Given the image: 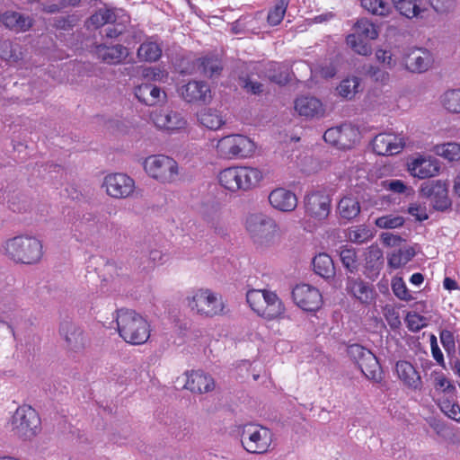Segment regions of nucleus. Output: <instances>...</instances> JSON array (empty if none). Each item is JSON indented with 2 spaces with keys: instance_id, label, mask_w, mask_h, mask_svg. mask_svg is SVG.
Returning <instances> with one entry per match:
<instances>
[{
  "instance_id": "obj_1",
  "label": "nucleus",
  "mask_w": 460,
  "mask_h": 460,
  "mask_svg": "<svg viewBox=\"0 0 460 460\" xmlns=\"http://www.w3.org/2000/svg\"><path fill=\"white\" fill-rule=\"evenodd\" d=\"M117 329L119 336L132 345L146 343L150 337V324L139 314L130 309L117 311Z\"/></svg>"
},
{
  "instance_id": "obj_2",
  "label": "nucleus",
  "mask_w": 460,
  "mask_h": 460,
  "mask_svg": "<svg viewBox=\"0 0 460 460\" xmlns=\"http://www.w3.org/2000/svg\"><path fill=\"white\" fill-rule=\"evenodd\" d=\"M221 187L230 192L248 191L262 180V173L250 166H230L221 170L217 175Z\"/></svg>"
},
{
  "instance_id": "obj_3",
  "label": "nucleus",
  "mask_w": 460,
  "mask_h": 460,
  "mask_svg": "<svg viewBox=\"0 0 460 460\" xmlns=\"http://www.w3.org/2000/svg\"><path fill=\"white\" fill-rule=\"evenodd\" d=\"M246 301L258 316L267 320L284 318L286 307L279 296L268 289L252 288L246 292Z\"/></svg>"
},
{
  "instance_id": "obj_4",
  "label": "nucleus",
  "mask_w": 460,
  "mask_h": 460,
  "mask_svg": "<svg viewBox=\"0 0 460 460\" xmlns=\"http://www.w3.org/2000/svg\"><path fill=\"white\" fill-rule=\"evenodd\" d=\"M4 248L5 255L16 263L34 264L39 262L43 255L40 241L28 235L8 239Z\"/></svg>"
},
{
  "instance_id": "obj_5",
  "label": "nucleus",
  "mask_w": 460,
  "mask_h": 460,
  "mask_svg": "<svg viewBox=\"0 0 460 460\" xmlns=\"http://www.w3.org/2000/svg\"><path fill=\"white\" fill-rule=\"evenodd\" d=\"M9 425L13 436L22 440H31L41 430V420L39 413L28 404H22L15 410Z\"/></svg>"
},
{
  "instance_id": "obj_6",
  "label": "nucleus",
  "mask_w": 460,
  "mask_h": 460,
  "mask_svg": "<svg viewBox=\"0 0 460 460\" xmlns=\"http://www.w3.org/2000/svg\"><path fill=\"white\" fill-rule=\"evenodd\" d=\"M272 438V431L262 425L249 423L242 428L241 443L248 453H267L271 446Z\"/></svg>"
},
{
  "instance_id": "obj_7",
  "label": "nucleus",
  "mask_w": 460,
  "mask_h": 460,
  "mask_svg": "<svg viewBox=\"0 0 460 460\" xmlns=\"http://www.w3.org/2000/svg\"><path fill=\"white\" fill-rule=\"evenodd\" d=\"M217 154L224 159H237L250 156L254 150L253 142L240 134L220 138L216 146Z\"/></svg>"
},
{
  "instance_id": "obj_8",
  "label": "nucleus",
  "mask_w": 460,
  "mask_h": 460,
  "mask_svg": "<svg viewBox=\"0 0 460 460\" xmlns=\"http://www.w3.org/2000/svg\"><path fill=\"white\" fill-rule=\"evenodd\" d=\"M378 37L376 26L367 18H361L354 24V32L346 38L347 44L358 55L368 56L372 53L371 45L366 40Z\"/></svg>"
},
{
  "instance_id": "obj_9",
  "label": "nucleus",
  "mask_w": 460,
  "mask_h": 460,
  "mask_svg": "<svg viewBox=\"0 0 460 460\" xmlns=\"http://www.w3.org/2000/svg\"><path fill=\"white\" fill-rule=\"evenodd\" d=\"M189 306L199 315L214 317L224 314L225 304L221 296L210 289H199L191 298H189Z\"/></svg>"
},
{
  "instance_id": "obj_10",
  "label": "nucleus",
  "mask_w": 460,
  "mask_h": 460,
  "mask_svg": "<svg viewBox=\"0 0 460 460\" xmlns=\"http://www.w3.org/2000/svg\"><path fill=\"white\" fill-rule=\"evenodd\" d=\"M144 169L152 178L163 183H169L178 175L177 162L164 155H153L144 161Z\"/></svg>"
},
{
  "instance_id": "obj_11",
  "label": "nucleus",
  "mask_w": 460,
  "mask_h": 460,
  "mask_svg": "<svg viewBox=\"0 0 460 460\" xmlns=\"http://www.w3.org/2000/svg\"><path fill=\"white\" fill-rule=\"evenodd\" d=\"M295 304L302 310L315 313L323 304L322 293L315 287L309 284H298L292 290Z\"/></svg>"
},
{
  "instance_id": "obj_12",
  "label": "nucleus",
  "mask_w": 460,
  "mask_h": 460,
  "mask_svg": "<svg viewBox=\"0 0 460 460\" xmlns=\"http://www.w3.org/2000/svg\"><path fill=\"white\" fill-rule=\"evenodd\" d=\"M305 213L317 220L325 219L331 211V198L324 190H313L305 196Z\"/></svg>"
},
{
  "instance_id": "obj_13",
  "label": "nucleus",
  "mask_w": 460,
  "mask_h": 460,
  "mask_svg": "<svg viewBox=\"0 0 460 460\" xmlns=\"http://www.w3.org/2000/svg\"><path fill=\"white\" fill-rule=\"evenodd\" d=\"M102 186L114 199H126L135 190L134 180L125 173L116 172L105 176Z\"/></svg>"
},
{
  "instance_id": "obj_14",
  "label": "nucleus",
  "mask_w": 460,
  "mask_h": 460,
  "mask_svg": "<svg viewBox=\"0 0 460 460\" xmlns=\"http://www.w3.org/2000/svg\"><path fill=\"white\" fill-rule=\"evenodd\" d=\"M420 193L430 199L436 210L445 211L451 206L447 187L441 181L423 183L420 188Z\"/></svg>"
},
{
  "instance_id": "obj_15",
  "label": "nucleus",
  "mask_w": 460,
  "mask_h": 460,
  "mask_svg": "<svg viewBox=\"0 0 460 460\" xmlns=\"http://www.w3.org/2000/svg\"><path fill=\"white\" fill-rule=\"evenodd\" d=\"M394 371L397 378L406 388L420 392L423 388V381L418 368L410 361L401 359L395 363Z\"/></svg>"
},
{
  "instance_id": "obj_16",
  "label": "nucleus",
  "mask_w": 460,
  "mask_h": 460,
  "mask_svg": "<svg viewBox=\"0 0 460 460\" xmlns=\"http://www.w3.org/2000/svg\"><path fill=\"white\" fill-rule=\"evenodd\" d=\"M405 146V139L394 133H380L372 142V147L378 155H394L402 152Z\"/></svg>"
},
{
  "instance_id": "obj_17",
  "label": "nucleus",
  "mask_w": 460,
  "mask_h": 460,
  "mask_svg": "<svg viewBox=\"0 0 460 460\" xmlns=\"http://www.w3.org/2000/svg\"><path fill=\"white\" fill-rule=\"evenodd\" d=\"M59 334L67 350L80 352L86 346V339L83 330L72 322L65 321L60 324Z\"/></svg>"
},
{
  "instance_id": "obj_18",
  "label": "nucleus",
  "mask_w": 460,
  "mask_h": 460,
  "mask_svg": "<svg viewBox=\"0 0 460 460\" xmlns=\"http://www.w3.org/2000/svg\"><path fill=\"white\" fill-rule=\"evenodd\" d=\"M150 118L156 128L170 133L182 129L187 125L184 117L174 111H155L150 114Z\"/></svg>"
},
{
  "instance_id": "obj_19",
  "label": "nucleus",
  "mask_w": 460,
  "mask_h": 460,
  "mask_svg": "<svg viewBox=\"0 0 460 460\" xmlns=\"http://www.w3.org/2000/svg\"><path fill=\"white\" fill-rule=\"evenodd\" d=\"M295 110L306 119H319L325 113L323 102L313 96H300L295 100Z\"/></svg>"
},
{
  "instance_id": "obj_20",
  "label": "nucleus",
  "mask_w": 460,
  "mask_h": 460,
  "mask_svg": "<svg viewBox=\"0 0 460 460\" xmlns=\"http://www.w3.org/2000/svg\"><path fill=\"white\" fill-rule=\"evenodd\" d=\"M245 227L252 236L263 237L275 231L277 226L272 218L263 214H252L246 218Z\"/></svg>"
},
{
  "instance_id": "obj_21",
  "label": "nucleus",
  "mask_w": 460,
  "mask_h": 460,
  "mask_svg": "<svg viewBox=\"0 0 460 460\" xmlns=\"http://www.w3.org/2000/svg\"><path fill=\"white\" fill-rule=\"evenodd\" d=\"M182 98L188 102H207L211 100L209 85L202 81H190L181 90Z\"/></svg>"
},
{
  "instance_id": "obj_22",
  "label": "nucleus",
  "mask_w": 460,
  "mask_h": 460,
  "mask_svg": "<svg viewBox=\"0 0 460 460\" xmlns=\"http://www.w3.org/2000/svg\"><path fill=\"white\" fill-rule=\"evenodd\" d=\"M270 205L283 212L293 211L297 206V198L296 194L284 188H277L269 195Z\"/></svg>"
},
{
  "instance_id": "obj_23",
  "label": "nucleus",
  "mask_w": 460,
  "mask_h": 460,
  "mask_svg": "<svg viewBox=\"0 0 460 460\" xmlns=\"http://www.w3.org/2000/svg\"><path fill=\"white\" fill-rule=\"evenodd\" d=\"M404 63L408 70L422 73L430 66L432 56L425 49H414L405 55Z\"/></svg>"
},
{
  "instance_id": "obj_24",
  "label": "nucleus",
  "mask_w": 460,
  "mask_h": 460,
  "mask_svg": "<svg viewBox=\"0 0 460 460\" xmlns=\"http://www.w3.org/2000/svg\"><path fill=\"white\" fill-rule=\"evenodd\" d=\"M184 387L192 393L203 394L215 388L214 379L200 370H192L187 375Z\"/></svg>"
},
{
  "instance_id": "obj_25",
  "label": "nucleus",
  "mask_w": 460,
  "mask_h": 460,
  "mask_svg": "<svg viewBox=\"0 0 460 460\" xmlns=\"http://www.w3.org/2000/svg\"><path fill=\"white\" fill-rule=\"evenodd\" d=\"M96 54L103 62L109 65H118L128 58V49L120 44L113 46L99 44L96 46Z\"/></svg>"
},
{
  "instance_id": "obj_26",
  "label": "nucleus",
  "mask_w": 460,
  "mask_h": 460,
  "mask_svg": "<svg viewBox=\"0 0 460 460\" xmlns=\"http://www.w3.org/2000/svg\"><path fill=\"white\" fill-rule=\"evenodd\" d=\"M408 169L410 173L413 177H417L419 179H427L433 177L439 171V167L436 161H432L422 156L417 157L414 160H412L408 164Z\"/></svg>"
},
{
  "instance_id": "obj_27",
  "label": "nucleus",
  "mask_w": 460,
  "mask_h": 460,
  "mask_svg": "<svg viewBox=\"0 0 460 460\" xmlns=\"http://www.w3.org/2000/svg\"><path fill=\"white\" fill-rule=\"evenodd\" d=\"M347 291L363 304H370L376 296L374 288L360 279H348Z\"/></svg>"
},
{
  "instance_id": "obj_28",
  "label": "nucleus",
  "mask_w": 460,
  "mask_h": 460,
  "mask_svg": "<svg viewBox=\"0 0 460 460\" xmlns=\"http://www.w3.org/2000/svg\"><path fill=\"white\" fill-rule=\"evenodd\" d=\"M135 96L146 105L154 106L166 98L164 92L152 84H142L135 88Z\"/></svg>"
},
{
  "instance_id": "obj_29",
  "label": "nucleus",
  "mask_w": 460,
  "mask_h": 460,
  "mask_svg": "<svg viewBox=\"0 0 460 460\" xmlns=\"http://www.w3.org/2000/svg\"><path fill=\"white\" fill-rule=\"evenodd\" d=\"M0 20L6 28L17 33L27 31L32 26V20L29 16L14 11L4 13Z\"/></svg>"
},
{
  "instance_id": "obj_30",
  "label": "nucleus",
  "mask_w": 460,
  "mask_h": 460,
  "mask_svg": "<svg viewBox=\"0 0 460 460\" xmlns=\"http://www.w3.org/2000/svg\"><path fill=\"white\" fill-rule=\"evenodd\" d=\"M396 10L403 16L409 19L420 18L422 19L428 12L426 7H423L424 0H392Z\"/></svg>"
},
{
  "instance_id": "obj_31",
  "label": "nucleus",
  "mask_w": 460,
  "mask_h": 460,
  "mask_svg": "<svg viewBox=\"0 0 460 460\" xmlns=\"http://www.w3.org/2000/svg\"><path fill=\"white\" fill-rule=\"evenodd\" d=\"M162 47L151 39L146 40L137 49V56L139 61L153 63L162 57Z\"/></svg>"
},
{
  "instance_id": "obj_32",
  "label": "nucleus",
  "mask_w": 460,
  "mask_h": 460,
  "mask_svg": "<svg viewBox=\"0 0 460 460\" xmlns=\"http://www.w3.org/2000/svg\"><path fill=\"white\" fill-rule=\"evenodd\" d=\"M198 119L200 124L211 130H217L225 124V119L220 112L211 108L201 110L198 113Z\"/></svg>"
},
{
  "instance_id": "obj_33",
  "label": "nucleus",
  "mask_w": 460,
  "mask_h": 460,
  "mask_svg": "<svg viewBox=\"0 0 460 460\" xmlns=\"http://www.w3.org/2000/svg\"><path fill=\"white\" fill-rule=\"evenodd\" d=\"M363 375L369 380L379 382L382 379V368L374 353L370 354L358 365Z\"/></svg>"
},
{
  "instance_id": "obj_34",
  "label": "nucleus",
  "mask_w": 460,
  "mask_h": 460,
  "mask_svg": "<svg viewBox=\"0 0 460 460\" xmlns=\"http://www.w3.org/2000/svg\"><path fill=\"white\" fill-rule=\"evenodd\" d=\"M313 267L314 272L324 279L332 277L335 272L332 257L324 252L319 253L313 259Z\"/></svg>"
},
{
  "instance_id": "obj_35",
  "label": "nucleus",
  "mask_w": 460,
  "mask_h": 460,
  "mask_svg": "<svg viewBox=\"0 0 460 460\" xmlns=\"http://www.w3.org/2000/svg\"><path fill=\"white\" fill-rule=\"evenodd\" d=\"M359 140V131L350 124L341 125L339 149H350Z\"/></svg>"
},
{
  "instance_id": "obj_36",
  "label": "nucleus",
  "mask_w": 460,
  "mask_h": 460,
  "mask_svg": "<svg viewBox=\"0 0 460 460\" xmlns=\"http://www.w3.org/2000/svg\"><path fill=\"white\" fill-rule=\"evenodd\" d=\"M338 210L342 218L351 220L360 213V205L356 198L345 196L340 200Z\"/></svg>"
},
{
  "instance_id": "obj_37",
  "label": "nucleus",
  "mask_w": 460,
  "mask_h": 460,
  "mask_svg": "<svg viewBox=\"0 0 460 460\" xmlns=\"http://www.w3.org/2000/svg\"><path fill=\"white\" fill-rule=\"evenodd\" d=\"M198 68L204 75L213 77L220 75L223 66L217 57H204L198 59Z\"/></svg>"
},
{
  "instance_id": "obj_38",
  "label": "nucleus",
  "mask_w": 460,
  "mask_h": 460,
  "mask_svg": "<svg viewBox=\"0 0 460 460\" xmlns=\"http://www.w3.org/2000/svg\"><path fill=\"white\" fill-rule=\"evenodd\" d=\"M117 20L115 9L100 8L93 13L90 18V23L96 29L104 26L107 23H113Z\"/></svg>"
},
{
  "instance_id": "obj_39",
  "label": "nucleus",
  "mask_w": 460,
  "mask_h": 460,
  "mask_svg": "<svg viewBox=\"0 0 460 460\" xmlns=\"http://www.w3.org/2000/svg\"><path fill=\"white\" fill-rule=\"evenodd\" d=\"M433 151L438 156L448 161L454 162L460 160V144L456 142H447L436 145Z\"/></svg>"
},
{
  "instance_id": "obj_40",
  "label": "nucleus",
  "mask_w": 460,
  "mask_h": 460,
  "mask_svg": "<svg viewBox=\"0 0 460 460\" xmlns=\"http://www.w3.org/2000/svg\"><path fill=\"white\" fill-rule=\"evenodd\" d=\"M22 58L21 48L9 40H0V58L9 64H15Z\"/></svg>"
},
{
  "instance_id": "obj_41",
  "label": "nucleus",
  "mask_w": 460,
  "mask_h": 460,
  "mask_svg": "<svg viewBox=\"0 0 460 460\" xmlns=\"http://www.w3.org/2000/svg\"><path fill=\"white\" fill-rule=\"evenodd\" d=\"M414 256L413 248L399 249L389 255L388 264L394 269H399L411 261Z\"/></svg>"
},
{
  "instance_id": "obj_42",
  "label": "nucleus",
  "mask_w": 460,
  "mask_h": 460,
  "mask_svg": "<svg viewBox=\"0 0 460 460\" xmlns=\"http://www.w3.org/2000/svg\"><path fill=\"white\" fill-rule=\"evenodd\" d=\"M289 0H277L273 7L269 10L267 22L270 26L279 25L284 19Z\"/></svg>"
},
{
  "instance_id": "obj_43",
  "label": "nucleus",
  "mask_w": 460,
  "mask_h": 460,
  "mask_svg": "<svg viewBox=\"0 0 460 460\" xmlns=\"http://www.w3.org/2000/svg\"><path fill=\"white\" fill-rule=\"evenodd\" d=\"M361 6L368 13L378 16L385 17L392 12L391 5L383 0H361Z\"/></svg>"
},
{
  "instance_id": "obj_44",
  "label": "nucleus",
  "mask_w": 460,
  "mask_h": 460,
  "mask_svg": "<svg viewBox=\"0 0 460 460\" xmlns=\"http://www.w3.org/2000/svg\"><path fill=\"white\" fill-rule=\"evenodd\" d=\"M445 109L453 113H460V89L447 91L441 98Z\"/></svg>"
},
{
  "instance_id": "obj_45",
  "label": "nucleus",
  "mask_w": 460,
  "mask_h": 460,
  "mask_svg": "<svg viewBox=\"0 0 460 460\" xmlns=\"http://www.w3.org/2000/svg\"><path fill=\"white\" fill-rule=\"evenodd\" d=\"M340 258L343 266L349 270L354 272L358 270V257L355 249L344 245L341 248Z\"/></svg>"
},
{
  "instance_id": "obj_46",
  "label": "nucleus",
  "mask_w": 460,
  "mask_h": 460,
  "mask_svg": "<svg viewBox=\"0 0 460 460\" xmlns=\"http://www.w3.org/2000/svg\"><path fill=\"white\" fill-rule=\"evenodd\" d=\"M366 262L372 270L381 268L384 264L383 251L376 245L369 246L366 254Z\"/></svg>"
},
{
  "instance_id": "obj_47",
  "label": "nucleus",
  "mask_w": 460,
  "mask_h": 460,
  "mask_svg": "<svg viewBox=\"0 0 460 460\" xmlns=\"http://www.w3.org/2000/svg\"><path fill=\"white\" fill-rule=\"evenodd\" d=\"M394 295L403 301H411L413 299L412 295L407 288V286L402 277H394L391 283Z\"/></svg>"
},
{
  "instance_id": "obj_48",
  "label": "nucleus",
  "mask_w": 460,
  "mask_h": 460,
  "mask_svg": "<svg viewBox=\"0 0 460 460\" xmlns=\"http://www.w3.org/2000/svg\"><path fill=\"white\" fill-rule=\"evenodd\" d=\"M440 410L450 419L460 421V405L448 398H442L438 402Z\"/></svg>"
},
{
  "instance_id": "obj_49",
  "label": "nucleus",
  "mask_w": 460,
  "mask_h": 460,
  "mask_svg": "<svg viewBox=\"0 0 460 460\" xmlns=\"http://www.w3.org/2000/svg\"><path fill=\"white\" fill-rule=\"evenodd\" d=\"M358 78H346L341 82L337 90L339 94L344 98L351 99L357 92V88L358 87Z\"/></svg>"
},
{
  "instance_id": "obj_50",
  "label": "nucleus",
  "mask_w": 460,
  "mask_h": 460,
  "mask_svg": "<svg viewBox=\"0 0 460 460\" xmlns=\"http://www.w3.org/2000/svg\"><path fill=\"white\" fill-rule=\"evenodd\" d=\"M372 237L371 231L364 226H358L349 230L348 238L357 243L367 242Z\"/></svg>"
},
{
  "instance_id": "obj_51",
  "label": "nucleus",
  "mask_w": 460,
  "mask_h": 460,
  "mask_svg": "<svg viewBox=\"0 0 460 460\" xmlns=\"http://www.w3.org/2000/svg\"><path fill=\"white\" fill-rule=\"evenodd\" d=\"M404 224V218L401 216L387 215L376 220V225L379 228L393 229L402 226Z\"/></svg>"
},
{
  "instance_id": "obj_52",
  "label": "nucleus",
  "mask_w": 460,
  "mask_h": 460,
  "mask_svg": "<svg viewBox=\"0 0 460 460\" xmlns=\"http://www.w3.org/2000/svg\"><path fill=\"white\" fill-rule=\"evenodd\" d=\"M347 352L350 358L354 360L358 366L360 365V363L364 361L366 358L372 354L371 350L357 343L349 345L347 349Z\"/></svg>"
},
{
  "instance_id": "obj_53",
  "label": "nucleus",
  "mask_w": 460,
  "mask_h": 460,
  "mask_svg": "<svg viewBox=\"0 0 460 460\" xmlns=\"http://www.w3.org/2000/svg\"><path fill=\"white\" fill-rule=\"evenodd\" d=\"M405 323L408 329L411 332H419L420 329L426 326L425 317L415 312L407 313Z\"/></svg>"
},
{
  "instance_id": "obj_54",
  "label": "nucleus",
  "mask_w": 460,
  "mask_h": 460,
  "mask_svg": "<svg viewBox=\"0 0 460 460\" xmlns=\"http://www.w3.org/2000/svg\"><path fill=\"white\" fill-rule=\"evenodd\" d=\"M441 344L448 357L456 353L455 337L452 332L443 330L439 334Z\"/></svg>"
},
{
  "instance_id": "obj_55",
  "label": "nucleus",
  "mask_w": 460,
  "mask_h": 460,
  "mask_svg": "<svg viewBox=\"0 0 460 460\" xmlns=\"http://www.w3.org/2000/svg\"><path fill=\"white\" fill-rule=\"evenodd\" d=\"M383 314L388 324L392 329L399 328L401 325V320L399 312L396 308L391 305H386L383 308Z\"/></svg>"
},
{
  "instance_id": "obj_56",
  "label": "nucleus",
  "mask_w": 460,
  "mask_h": 460,
  "mask_svg": "<svg viewBox=\"0 0 460 460\" xmlns=\"http://www.w3.org/2000/svg\"><path fill=\"white\" fill-rule=\"evenodd\" d=\"M240 84L248 93L259 95L263 92V84L253 81L250 76L240 77Z\"/></svg>"
},
{
  "instance_id": "obj_57",
  "label": "nucleus",
  "mask_w": 460,
  "mask_h": 460,
  "mask_svg": "<svg viewBox=\"0 0 460 460\" xmlns=\"http://www.w3.org/2000/svg\"><path fill=\"white\" fill-rule=\"evenodd\" d=\"M280 70V65L277 63H273L270 65V69L268 74L269 79L276 83L278 84H285L288 82V75L286 72L280 71L279 73H275V71Z\"/></svg>"
},
{
  "instance_id": "obj_58",
  "label": "nucleus",
  "mask_w": 460,
  "mask_h": 460,
  "mask_svg": "<svg viewBox=\"0 0 460 460\" xmlns=\"http://www.w3.org/2000/svg\"><path fill=\"white\" fill-rule=\"evenodd\" d=\"M434 387L437 391L442 392H452L455 390L454 385L443 373H439L435 376Z\"/></svg>"
},
{
  "instance_id": "obj_59",
  "label": "nucleus",
  "mask_w": 460,
  "mask_h": 460,
  "mask_svg": "<svg viewBox=\"0 0 460 460\" xmlns=\"http://www.w3.org/2000/svg\"><path fill=\"white\" fill-rule=\"evenodd\" d=\"M142 75L148 81H163L167 77V73L158 67H147L143 70Z\"/></svg>"
},
{
  "instance_id": "obj_60",
  "label": "nucleus",
  "mask_w": 460,
  "mask_h": 460,
  "mask_svg": "<svg viewBox=\"0 0 460 460\" xmlns=\"http://www.w3.org/2000/svg\"><path fill=\"white\" fill-rule=\"evenodd\" d=\"M408 213L420 222L425 221L429 218L426 206L419 203L411 204L408 208Z\"/></svg>"
},
{
  "instance_id": "obj_61",
  "label": "nucleus",
  "mask_w": 460,
  "mask_h": 460,
  "mask_svg": "<svg viewBox=\"0 0 460 460\" xmlns=\"http://www.w3.org/2000/svg\"><path fill=\"white\" fill-rule=\"evenodd\" d=\"M430 5L437 13H447L452 11L456 4V0H429Z\"/></svg>"
},
{
  "instance_id": "obj_62",
  "label": "nucleus",
  "mask_w": 460,
  "mask_h": 460,
  "mask_svg": "<svg viewBox=\"0 0 460 460\" xmlns=\"http://www.w3.org/2000/svg\"><path fill=\"white\" fill-rule=\"evenodd\" d=\"M430 348L433 358L436 360L438 366L445 368L446 362L444 359V355L438 345L437 338L435 335H431L430 337Z\"/></svg>"
},
{
  "instance_id": "obj_63",
  "label": "nucleus",
  "mask_w": 460,
  "mask_h": 460,
  "mask_svg": "<svg viewBox=\"0 0 460 460\" xmlns=\"http://www.w3.org/2000/svg\"><path fill=\"white\" fill-rule=\"evenodd\" d=\"M341 136V126L328 128L323 134V139L326 143L338 148V142Z\"/></svg>"
},
{
  "instance_id": "obj_64",
  "label": "nucleus",
  "mask_w": 460,
  "mask_h": 460,
  "mask_svg": "<svg viewBox=\"0 0 460 460\" xmlns=\"http://www.w3.org/2000/svg\"><path fill=\"white\" fill-rule=\"evenodd\" d=\"M450 364L455 374L460 378V346H458L457 353L451 355Z\"/></svg>"
}]
</instances>
